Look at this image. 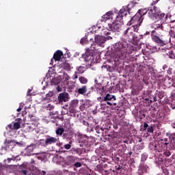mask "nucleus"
I'll list each match as a JSON object with an SVG mask.
<instances>
[{"label":"nucleus","mask_w":175,"mask_h":175,"mask_svg":"<svg viewBox=\"0 0 175 175\" xmlns=\"http://www.w3.org/2000/svg\"><path fill=\"white\" fill-rule=\"evenodd\" d=\"M127 49L128 42L122 40L112 45L111 50L115 64H118L120 61H122L126 57Z\"/></svg>","instance_id":"1"},{"label":"nucleus","mask_w":175,"mask_h":175,"mask_svg":"<svg viewBox=\"0 0 175 175\" xmlns=\"http://www.w3.org/2000/svg\"><path fill=\"white\" fill-rule=\"evenodd\" d=\"M133 25L128 27L124 32L123 36L126 40L131 42L135 40L137 37L135 35L134 32H137L139 31V27L142 25V19L138 22L132 23Z\"/></svg>","instance_id":"2"},{"label":"nucleus","mask_w":175,"mask_h":175,"mask_svg":"<svg viewBox=\"0 0 175 175\" xmlns=\"http://www.w3.org/2000/svg\"><path fill=\"white\" fill-rule=\"evenodd\" d=\"M147 13H148V10H147V8L139 10L138 13L135 14L131 21L128 22L127 25L131 26L132 25V23L135 24V23L139 24V21H140V20H142V23H143V16L144 14H147Z\"/></svg>","instance_id":"3"},{"label":"nucleus","mask_w":175,"mask_h":175,"mask_svg":"<svg viewBox=\"0 0 175 175\" xmlns=\"http://www.w3.org/2000/svg\"><path fill=\"white\" fill-rule=\"evenodd\" d=\"M131 10L132 9L129 8V5L123 6L122 9L118 13V16H116V23H120L122 21V18H124V16H126V14H131Z\"/></svg>","instance_id":"4"},{"label":"nucleus","mask_w":175,"mask_h":175,"mask_svg":"<svg viewBox=\"0 0 175 175\" xmlns=\"http://www.w3.org/2000/svg\"><path fill=\"white\" fill-rule=\"evenodd\" d=\"M156 3H158V0H156L155 1H154L151 3V6L152 7H151L148 10V17H150V18H152L153 20L154 18H156L157 14L159 13V8L154 5Z\"/></svg>","instance_id":"5"},{"label":"nucleus","mask_w":175,"mask_h":175,"mask_svg":"<svg viewBox=\"0 0 175 175\" xmlns=\"http://www.w3.org/2000/svg\"><path fill=\"white\" fill-rule=\"evenodd\" d=\"M165 135L166 137L164 139H161V142H165V146H170L172 147L175 140V133H166Z\"/></svg>","instance_id":"6"},{"label":"nucleus","mask_w":175,"mask_h":175,"mask_svg":"<svg viewBox=\"0 0 175 175\" xmlns=\"http://www.w3.org/2000/svg\"><path fill=\"white\" fill-rule=\"evenodd\" d=\"M157 35V31L155 30H152L151 31V38L155 43L159 44L160 46H166L167 44V41L165 40H162L159 38V36H155Z\"/></svg>","instance_id":"7"},{"label":"nucleus","mask_w":175,"mask_h":175,"mask_svg":"<svg viewBox=\"0 0 175 175\" xmlns=\"http://www.w3.org/2000/svg\"><path fill=\"white\" fill-rule=\"evenodd\" d=\"M104 100L109 106H117V103H116L117 98L113 94H110L109 93L105 94Z\"/></svg>","instance_id":"8"},{"label":"nucleus","mask_w":175,"mask_h":175,"mask_svg":"<svg viewBox=\"0 0 175 175\" xmlns=\"http://www.w3.org/2000/svg\"><path fill=\"white\" fill-rule=\"evenodd\" d=\"M83 58L85 62L88 63V65H91L94 63V55H92V52H91L90 49L86 51L85 55L83 56Z\"/></svg>","instance_id":"9"},{"label":"nucleus","mask_w":175,"mask_h":175,"mask_svg":"<svg viewBox=\"0 0 175 175\" xmlns=\"http://www.w3.org/2000/svg\"><path fill=\"white\" fill-rule=\"evenodd\" d=\"M57 142L58 139L57 137L47 135L44 141V147H47L48 146H53V144H55V143Z\"/></svg>","instance_id":"10"},{"label":"nucleus","mask_w":175,"mask_h":175,"mask_svg":"<svg viewBox=\"0 0 175 175\" xmlns=\"http://www.w3.org/2000/svg\"><path fill=\"white\" fill-rule=\"evenodd\" d=\"M74 135H75V132L73 131V129L68 128L66 130L64 131L62 137L63 139L70 140L73 139Z\"/></svg>","instance_id":"11"},{"label":"nucleus","mask_w":175,"mask_h":175,"mask_svg":"<svg viewBox=\"0 0 175 175\" xmlns=\"http://www.w3.org/2000/svg\"><path fill=\"white\" fill-rule=\"evenodd\" d=\"M109 31H112V32H116V31H120V28H121V25L117 22H113L112 23H109L108 25Z\"/></svg>","instance_id":"12"},{"label":"nucleus","mask_w":175,"mask_h":175,"mask_svg":"<svg viewBox=\"0 0 175 175\" xmlns=\"http://www.w3.org/2000/svg\"><path fill=\"white\" fill-rule=\"evenodd\" d=\"M169 17V14H167L166 15L165 13L161 12V10L159 9V13L156 15L155 20H162L163 22L167 21V18Z\"/></svg>","instance_id":"13"},{"label":"nucleus","mask_w":175,"mask_h":175,"mask_svg":"<svg viewBox=\"0 0 175 175\" xmlns=\"http://www.w3.org/2000/svg\"><path fill=\"white\" fill-rule=\"evenodd\" d=\"M94 40L96 44H98V46H102V44L106 42V37L97 35L95 36Z\"/></svg>","instance_id":"14"},{"label":"nucleus","mask_w":175,"mask_h":175,"mask_svg":"<svg viewBox=\"0 0 175 175\" xmlns=\"http://www.w3.org/2000/svg\"><path fill=\"white\" fill-rule=\"evenodd\" d=\"M57 99L59 103L68 102V99H69V94L67 92L60 93L57 97Z\"/></svg>","instance_id":"15"},{"label":"nucleus","mask_w":175,"mask_h":175,"mask_svg":"<svg viewBox=\"0 0 175 175\" xmlns=\"http://www.w3.org/2000/svg\"><path fill=\"white\" fill-rule=\"evenodd\" d=\"M155 144L154 152H162V150H163V142L155 141Z\"/></svg>","instance_id":"16"},{"label":"nucleus","mask_w":175,"mask_h":175,"mask_svg":"<svg viewBox=\"0 0 175 175\" xmlns=\"http://www.w3.org/2000/svg\"><path fill=\"white\" fill-rule=\"evenodd\" d=\"M150 170V167L146 164H142L139 166V170H138L139 175H143L144 173H147Z\"/></svg>","instance_id":"17"},{"label":"nucleus","mask_w":175,"mask_h":175,"mask_svg":"<svg viewBox=\"0 0 175 175\" xmlns=\"http://www.w3.org/2000/svg\"><path fill=\"white\" fill-rule=\"evenodd\" d=\"M96 92L100 96H105L106 94V92L105 91V87L102 85V84H98L96 87Z\"/></svg>","instance_id":"18"},{"label":"nucleus","mask_w":175,"mask_h":175,"mask_svg":"<svg viewBox=\"0 0 175 175\" xmlns=\"http://www.w3.org/2000/svg\"><path fill=\"white\" fill-rule=\"evenodd\" d=\"M113 17V12L109 11L104 14L100 19L101 23L106 22L107 20H110Z\"/></svg>","instance_id":"19"},{"label":"nucleus","mask_w":175,"mask_h":175,"mask_svg":"<svg viewBox=\"0 0 175 175\" xmlns=\"http://www.w3.org/2000/svg\"><path fill=\"white\" fill-rule=\"evenodd\" d=\"M62 57H64V52L58 50L54 53L53 58L54 61L57 62V61H61V58H62Z\"/></svg>","instance_id":"20"},{"label":"nucleus","mask_w":175,"mask_h":175,"mask_svg":"<svg viewBox=\"0 0 175 175\" xmlns=\"http://www.w3.org/2000/svg\"><path fill=\"white\" fill-rule=\"evenodd\" d=\"M164 52L171 59H175L174 52L172 49H165Z\"/></svg>","instance_id":"21"},{"label":"nucleus","mask_w":175,"mask_h":175,"mask_svg":"<svg viewBox=\"0 0 175 175\" xmlns=\"http://www.w3.org/2000/svg\"><path fill=\"white\" fill-rule=\"evenodd\" d=\"M88 90V88L87 85H83L81 88H78L77 92L79 95H84V94H87Z\"/></svg>","instance_id":"22"},{"label":"nucleus","mask_w":175,"mask_h":175,"mask_svg":"<svg viewBox=\"0 0 175 175\" xmlns=\"http://www.w3.org/2000/svg\"><path fill=\"white\" fill-rule=\"evenodd\" d=\"M27 165H21L19 166V172L21 173V174L27 175L28 173V170H27Z\"/></svg>","instance_id":"23"},{"label":"nucleus","mask_w":175,"mask_h":175,"mask_svg":"<svg viewBox=\"0 0 175 175\" xmlns=\"http://www.w3.org/2000/svg\"><path fill=\"white\" fill-rule=\"evenodd\" d=\"M75 162H76V157L75 156H70L67 158V165H75Z\"/></svg>","instance_id":"24"},{"label":"nucleus","mask_w":175,"mask_h":175,"mask_svg":"<svg viewBox=\"0 0 175 175\" xmlns=\"http://www.w3.org/2000/svg\"><path fill=\"white\" fill-rule=\"evenodd\" d=\"M65 133V129L63 127L57 128L55 133L57 135V136H62L64 133Z\"/></svg>","instance_id":"25"},{"label":"nucleus","mask_w":175,"mask_h":175,"mask_svg":"<svg viewBox=\"0 0 175 175\" xmlns=\"http://www.w3.org/2000/svg\"><path fill=\"white\" fill-rule=\"evenodd\" d=\"M96 133H98V135H100V133H103V132H105V131H107V129H102L100 128L99 125L96 126V127L94 128Z\"/></svg>","instance_id":"26"},{"label":"nucleus","mask_w":175,"mask_h":175,"mask_svg":"<svg viewBox=\"0 0 175 175\" xmlns=\"http://www.w3.org/2000/svg\"><path fill=\"white\" fill-rule=\"evenodd\" d=\"M79 80L81 84H87L88 83V79L84 77H80Z\"/></svg>","instance_id":"27"},{"label":"nucleus","mask_w":175,"mask_h":175,"mask_svg":"<svg viewBox=\"0 0 175 175\" xmlns=\"http://www.w3.org/2000/svg\"><path fill=\"white\" fill-rule=\"evenodd\" d=\"M119 151L120 152H125L126 151V145L122 144L119 146Z\"/></svg>","instance_id":"28"},{"label":"nucleus","mask_w":175,"mask_h":175,"mask_svg":"<svg viewBox=\"0 0 175 175\" xmlns=\"http://www.w3.org/2000/svg\"><path fill=\"white\" fill-rule=\"evenodd\" d=\"M155 141H153L152 142H150L149 145H148V148H150V150H151L152 151H154L155 152Z\"/></svg>","instance_id":"29"},{"label":"nucleus","mask_w":175,"mask_h":175,"mask_svg":"<svg viewBox=\"0 0 175 175\" xmlns=\"http://www.w3.org/2000/svg\"><path fill=\"white\" fill-rule=\"evenodd\" d=\"M157 92L158 98L163 99V98L165 96V92L162 90L158 92V90H157Z\"/></svg>","instance_id":"30"},{"label":"nucleus","mask_w":175,"mask_h":175,"mask_svg":"<svg viewBox=\"0 0 175 175\" xmlns=\"http://www.w3.org/2000/svg\"><path fill=\"white\" fill-rule=\"evenodd\" d=\"M108 139L109 140H113V139H116L117 138V135L116 134H114V133H111L110 134H108Z\"/></svg>","instance_id":"31"},{"label":"nucleus","mask_w":175,"mask_h":175,"mask_svg":"<svg viewBox=\"0 0 175 175\" xmlns=\"http://www.w3.org/2000/svg\"><path fill=\"white\" fill-rule=\"evenodd\" d=\"M69 113V111L68 110V109L63 107L62 111H61V113L62 116H66V114H68Z\"/></svg>","instance_id":"32"},{"label":"nucleus","mask_w":175,"mask_h":175,"mask_svg":"<svg viewBox=\"0 0 175 175\" xmlns=\"http://www.w3.org/2000/svg\"><path fill=\"white\" fill-rule=\"evenodd\" d=\"M105 96H100L97 98L96 100L97 102H99L100 103H102V102H105Z\"/></svg>","instance_id":"33"},{"label":"nucleus","mask_w":175,"mask_h":175,"mask_svg":"<svg viewBox=\"0 0 175 175\" xmlns=\"http://www.w3.org/2000/svg\"><path fill=\"white\" fill-rule=\"evenodd\" d=\"M139 118L140 120H143V118H146V113L143 111H139Z\"/></svg>","instance_id":"34"},{"label":"nucleus","mask_w":175,"mask_h":175,"mask_svg":"<svg viewBox=\"0 0 175 175\" xmlns=\"http://www.w3.org/2000/svg\"><path fill=\"white\" fill-rule=\"evenodd\" d=\"M64 148L66 150H70V148H72V142H70L68 144H65Z\"/></svg>","instance_id":"35"},{"label":"nucleus","mask_w":175,"mask_h":175,"mask_svg":"<svg viewBox=\"0 0 175 175\" xmlns=\"http://www.w3.org/2000/svg\"><path fill=\"white\" fill-rule=\"evenodd\" d=\"M52 84H54L55 85H57V84H59V80L57 78H54L51 81Z\"/></svg>","instance_id":"36"},{"label":"nucleus","mask_w":175,"mask_h":175,"mask_svg":"<svg viewBox=\"0 0 175 175\" xmlns=\"http://www.w3.org/2000/svg\"><path fill=\"white\" fill-rule=\"evenodd\" d=\"M71 103H72V107H76V106L79 105V100H72Z\"/></svg>","instance_id":"37"},{"label":"nucleus","mask_w":175,"mask_h":175,"mask_svg":"<svg viewBox=\"0 0 175 175\" xmlns=\"http://www.w3.org/2000/svg\"><path fill=\"white\" fill-rule=\"evenodd\" d=\"M20 128H21L20 123H18V122L14 123V129L17 130V129H20Z\"/></svg>","instance_id":"38"},{"label":"nucleus","mask_w":175,"mask_h":175,"mask_svg":"<svg viewBox=\"0 0 175 175\" xmlns=\"http://www.w3.org/2000/svg\"><path fill=\"white\" fill-rule=\"evenodd\" d=\"M7 131H9V132H10V131H13V129H14V125H12V124H8L6 127Z\"/></svg>","instance_id":"39"},{"label":"nucleus","mask_w":175,"mask_h":175,"mask_svg":"<svg viewBox=\"0 0 175 175\" xmlns=\"http://www.w3.org/2000/svg\"><path fill=\"white\" fill-rule=\"evenodd\" d=\"M146 129L147 132L149 133H152L154 132V127H152V126H149Z\"/></svg>","instance_id":"40"},{"label":"nucleus","mask_w":175,"mask_h":175,"mask_svg":"<svg viewBox=\"0 0 175 175\" xmlns=\"http://www.w3.org/2000/svg\"><path fill=\"white\" fill-rule=\"evenodd\" d=\"M78 72H79L80 75L84 73V67H83V66H79V67L78 68Z\"/></svg>","instance_id":"41"},{"label":"nucleus","mask_w":175,"mask_h":175,"mask_svg":"<svg viewBox=\"0 0 175 175\" xmlns=\"http://www.w3.org/2000/svg\"><path fill=\"white\" fill-rule=\"evenodd\" d=\"M73 165L75 167H81V166H83V165L80 162H77V163H74Z\"/></svg>","instance_id":"42"},{"label":"nucleus","mask_w":175,"mask_h":175,"mask_svg":"<svg viewBox=\"0 0 175 175\" xmlns=\"http://www.w3.org/2000/svg\"><path fill=\"white\" fill-rule=\"evenodd\" d=\"M163 154L165 157H170V155H172V153H170L169 150L165 151Z\"/></svg>","instance_id":"43"},{"label":"nucleus","mask_w":175,"mask_h":175,"mask_svg":"<svg viewBox=\"0 0 175 175\" xmlns=\"http://www.w3.org/2000/svg\"><path fill=\"white\" fill-rule=\"evenodd\" d=\"M110 29H109L107 31H104V35H106V36H109V35H111V33L110 32Z\"/></svg>","instance_id":"44"},{"label":"nucleus","mask_w":175,"mask_h":175,"mask_svg":"<svg viewBox=\"0 0 175 175\" xmlns=\"http://www.w3.org/2000/svg\"><path fill=\"white\" fill-rule=\"evenodd\" d=\"M148 124L147 122H144V131H147V129L149 127Z\"/></svg>","instance_id":"45"},{"label":"nucleus","mask_w":175,"mask_h":175,"mask_svg":"<svg viewBox=\"0 0 175 175\" xmlns=\"http://www.w3.org/2000/svg\"><path fill=\"white\" fill-rule=\"evenodd\" d=\"M7 161H8V163H10V162H12V161H16V157L8 158Z\"/></svg>","instance_id":"46"},{"label":"nucleus","mask_w":175,"mask_h":175,"mask_svg":"<svg viewBox=\"0 0 175 175\" xmlns=\"http://www.w3.org/2000/svg\"><path fill=\"white\" fill-rule=\"evenodd\" d=\"M56 90L57 92H61V91H62V88H61L59 85H57Z\"/></svg>","instance_id":"47"},{"label":"nucleus","mask_w":175,"mask_h":175,"mask_svg":"<svg viewBox=\"0 0 175 175\" xmlns=\"http://www.w3.org/2000/svg\"><path fill=\"white\" fill-rule=\"evenodd\" d=\"M154 28L155 29H157V28H161V29L163 30V26H161L160 25H156V27H154Z\"/></svg>","instance_id":"48"},{"label":"nucleus","mask_w":175,"mask_h":175,"mask_svg":"<svg viewBox=\"0 0 175 175\" xmlns=\"http://www.w3.org/2000/svg\"><path fill=\"white\" fill-rule=\"evenodd\" d=\"M94 90H95V87L92 86L90 88V90L89 91V92L88 94H91V92H94Z\"/></svg>","instance_id":"49"},{"label":"nucleus","mask_w":175,"mask_h":175,"mask_svg":"<svg viewBox=\"0 0 175 175\" xmlns=\"http://www.w3.org/2000/svg\"><path fill=\"white\" fill-rule=\"evenodd\" d=\"M170 148L171 150H175V139L174 140V142Z\"/></svg>","instance_id":"50"},{"label":"nucleus","mask_w":175,"mask_h":175,"mask_svg":"<svg viewBox=\"0 0 175 175\" xmlns=\"http://www.w3.org/2000/svg\"><path fill=\"white\" fill-rule=\"evenodd\" d=\"M83 124L85 126H90V124H88V122H85V120H83Z\"/></svg>","instance_id":"51"},{"label":"nucleus","mask_w":175,"mask_h":175,"mask_svg":"<svg viewBox=\"0 0 175 175\" xmlns=\"http://www.w3.org/2000/svg\"><path fill=\"white\" fill-rule=\"evenodd\" d=\"M5 168V165L0 163V170H3Z\"/></svg>","instance_id":"52"},{"label":"nucleus","mask_w":175,"mask_h":175,"mask_svg":"<svg viewBox=\"0 0 175 175\" xmlns=\"http://www.w3.org/2000/svg\"><path fill=\"white\" fill-rule=\"evenodd\" d=\"M106 38V40H111V39H113V37H111V36H107V38Z\"/></svg>","instance_id":"53"},{"label":"nucleus","mask_w":175,"mask_h":175,"mask_svg":"<svg viewBox=\"0 0 175 175\" xmlns=\"http://www.w3.org/2000/svg\"><path fill=\"white\" fill-rule=\"evenodd\" d=\"M81 43H85V38H82L81 40Z\"/></svg>","instance_id":"54"},{"label":"nucleus","mask_w":175,"mask_h":175,"mask_svg":"<svg viewBox=\"0 0 175 175\" xmlns=\"http://www.w3.org/2000/svg\"><path fill=\"white\" fill-rule=\"evenodd\" d=\"M121 169H122V166H121V165H119V166L116 168L117 170H121Z\"/></svg>","instance_id":"55"},{"label":"nucleus","mask_w":175,"mask_h":175,"mask_svg":"<svg viewBox=\"0 0 175 175\" xmlns=\"http://www.w3.org/2000/svg\"><path fill=\"white\" fill-rule=\"evenodd\" d=\"M5 143H7V144H10V143H12V141L6 139Z\"/></svg>","instance_id":"56"},{"label":"nucleus","mask_w":175,"mask_h":175,"mask_svg":"<svg viewBox=\"0 0 175 175\" xmlns=\"http://www.w3.org/2000/svg\"><path fill=\"white\" fill-rule=\"evenodd\" d=\"M172 127L174 128V129H175V122H173L172 123Z\"/></svg>","instance_id":"57"},{"label":"nucleus","mask_w":175,"mask_h":175,"mask_svg":"<svg viewBox=\"0 0 175 175\" xmlns=\"http://www.w3.org/2000/svg\"><path fill=\"white\" fill-rule=\"evenodd\" d=\"M132 154H133V152H129L128 153V155H129V158H131Z\"/></svg>","instance_id":"58"},{"label":"nucleus","mask_w":175,"mask_h":175,"mask_svg":"<svg viewBox=\"0 0 175 175\" xmlns=\"http://www.w3.org/2000/svg\"><path fill=\"white\" fill-rule=\"evenodd\" d=\"M115 160H116L117 162H119V161H120V157H116Z\"/></svg>","instance_id":"59"},{"label":"nucleus","mask_w":175,"mask_h":175,"mask_svg":"<svg viewBox=\"0 0 175 175\" xmlns=\"http://www.w3.org/2000/svg\"><path fill=\"white\" fill-rule=\"evenodd\" d=\"M16 111L20 112L21 111V107H19L16 109Z\"/></svg>","instance_id":"60"},{"label":"nucleus","mask_w":175,"mask_h":175,"mask_svg":"<svg viewBox=\"0 0 175 175\" xmlns=\"http://www.w3.org/2000/svg\"><path fill=\"white\" fill-rule=\"evenodd\" d=\"M138 148H139V150H143V146H138Z\"/></svg>","instance_id":"61"},{"label":"nucleus","mask_w":175,"mask_h":175,"mask_svg":"<svg viewBox=\"0 0 175 175\" xmlns=\"http://www.w3.org/2000/svg\"><path fill=\"white\" fill-rule=\"evenodd\" d=\"M31 165H33V163H35V160H31Z\"/></svg>","instance_id":"62"},{"label":"nucleus","mask_w":175,"mask_h":175,"mask_svg":"<svg viewBox=\"0 0 175 175\" xmlns=\"http://www.w3.org/2000/svg\"><path fill=\"white\" fill-rule=\"evenodd\" d=\"M28 150H31V151H33V148H28Z\"/></svg>","instance_id":"63"},{"label":"nucleus","mask_w":175,"mask_h":175,"mask_svg":"<svg viewBox=\"0 0 175 175\" xmlns=\"http://www.w3.org/2000/svg\"><path fill=\"white\" fill-rule=\"evenodd\" d=\"M42 173L43 174H46V171L42 170Z\"/></svg>","instance_id":"64"}]
</instances>
